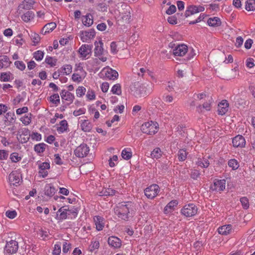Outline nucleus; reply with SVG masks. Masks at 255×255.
Segmentation results:
<instances>
[{
	"mask_svg": "<svg viewBox=\"0 0 255 255\" xmlns=\"http://www.w3.org/2000/svg\"><path fill=\"white\" fill-rule=\"evenodd\" d=\"M133 207L131 202H122L115 208V212L119 218L127 221L132 216Z\"/></svg>",
	"mask_w": 255,
	"mask_h": 255,
	"instance_id": "nucleus-1",
	"label": "nucleus"
},
{
	"mask_svg": "<svg viewBox=\"0 0 255 255\" xmlns=\"http://www.w3.org/2000/svg\"><path fill=\"white\" fill-rule=\"evenodd\" d=\"M131 91L136 97H141L150 94L152 91V85L139 82L134 83L131 86Z\"/></svg>",
	"mask_w": 255,
	"mask_h": 255,
	"instance_id": "nucleus-2",
	"label": "nucleus"
},
{
	"mask_svg": "<svg viewBox=\"0 0 255 255\" xmlns=\"http://www.w3.org/2000/svg\"><path fill=\"white\" fill-rule=\"evenodd\" d=\"M158 130V124L152 121L146 122L141 126L142 132L147 134H154L157 132Z\"/></svg>",
	"mask_w": 255,
	"mask_h": 255,
	"instance_id": "nucleus-3",
	"label": "nucleus"
},
{
	"mask_svg": "<svg viewBox=\"0 0 255 255\" xmlns=\"http://www.w3.org/2000/svg\"><path fill=\"white\" fill-rule=\"evenodd\" d=\"M198 209L194 204L189 203L184 205L181 210V214L186 217H191L195 216Z\"/></svg>",
	"mask_w": 255,
	"mask_h": 255,
	"instance_id": "nucleus-4",
	"label": "nucleus"
},
{
	"mask_svg": "<svg viewBox=\"0 0 255 255\" xmlns=\"http://www.w3.org/2000/svg\"><path fill=\"white\" fill-rule=\"evenodd\" d=\"M8 181L10 186H17L22 182L21 175L18 171H13L8 175Z\"/></svg>",
	"mask_w": 255,
	"mask_h": 255,
	"instance_id": "nucleus-5",
	"label": "nucleus"
},
{
	"mask_svg": "<svg viewBox=\"0 0 255 255\" xmlns=\"http://www.w3.org/2000/svg\"><path fill=\"white\" fill-rule=\"evenodd\" d=\"M159 192V187L158 185L154 184L146 188L144 193L146 197L150 199L154 198Z\"/></svg>",
	"mask_w": 255,
	"mask_h": 255,
	"instance_id": "nucleus-6",
	"label": "nucleus"
},
{
	"mask_svg": "<svg viewBox=\"0 0 255 255\" xmlns=\"http://www.w3.org/2000/svg\"><path fill=\"white\" fill-rule=\"evenodd\" d=\"M18 248V243L14 240H10L7 242L4 248V252L5 254L10 255L16 253Z\"/></svg>",
	"mask_w": 255,
	"mask_h": 255,
	"instance_id": "nucleus-7",
	"label": "nucleus"
},
{
	"mask_svg": "<svg viewBox=\"0 0 255 255\" xmlns=\"http://www.w3.org/2000/svg\"><path fill=\"white\" fill-rule=\"evenodd\" d=\"M101 73L110 80H115L117 79L119 76L118 73L116 70H113L109 67L104 68Z\"/></svg>",
	"mask_w": 255,
	"mask_h": 255,
	"instance_id": "nucleus-8",
	"label": "nucleus"
},
{
	"mask_svg": "<svg viewBox=\"0 0 255 255\" xmlns=\"http://www.w3.org/2000/svg\"><path fill=\"white\" fill-rule=\"evenodd\" d=\"M89 151V148L86 144H81L74 151L75 155L78 158H84Z\"/></svg>",
	"mask_w": 255,
	"mask_h": 255,
	"instance_id": "nucleus-9",
	"label": "nucleus"
},
{
	"mask_svg": "<svg viewBox=\"0 0 255 255\" xmlns=\"http://www.w3.org/2000/svg\"><path fill=\"white\" fill-rule=\"evenodd\" d=\"M92 45L83 44L79 49V53L80 54V57L82 58H88L92 53Z\"/></svg>",
	"mask_w": 255,
	"mask_h": 255,
	"instance_id": "nucleus-10",
	"label": "nucleus"
},
{
	"mask_svg": "<svg viewBox=\"0 0 255 255\" xmlns=\"http://www.w3.org/2000/svg\"><path fill=\"white\" fill-rule=\"evenodd\" d=\"M205 10L204 6L201 5H191L187 7L185 15L188 17L196 13L203 11Z\"/></svg>",
	"mask_w": 255,
	"mask_h": 255,
	"instance_id": "nucleus-11",
	"label": "nucleus"
},
{
	"mask_svg": "<svg viewBox=\"0 0 255 255\" xmlns=\"http://www.w3.org/2000/svg\"><path fill=\"white\" fill-rule=\"evenodd\" d=\"M81 39L84 42H88L95 36L94 29H91L89 31H83L81 32Z\"/></svg>",
	"mask_w": 255,
	"mask_h": 255,
	"instance_id": "nucleus-12",
	"label": "nucleus"
},
{
	"mask_svg": "<svg viewBox=\"0 0 255 255\" xmlns=\"http://www.w3.org/2000/svg\"><path fill=\"white\" fill-rule=\"evenodd\" d=\"M38 167L39 169V174L42 178H44L48 175V170L50 168V163L45 161L42 163H38Z\"/></svg>",
	"mask_w": 255,
	"mask_h": 255,
	"instance_id": "nucleus-13",
	"label": "nucleus"
},
{
	"mask_svg": "<svg viewBox=\"0 0 255 255\" xmlns=\"http://www.w3.org/2000/svg\"><path fill=\"white\" fill-rule=\"evenodd\" d=\"M188 47L185 44H180L173 49V54L176 56H183L188 51Z\"/></svg>",
	"mask_w": 255,
	"mask_h": 255,
	"instance_id": "nucleus-14",
	"label": "nucleus"
},
{
	"mask_svg": "<svg viewBox=\"0 0 255 255\" xmlns=\"http://www.w3.org/2000/svg\"><path fill=\"white\" fill-rule=\"evenodd\" d=\"M226 180L225 179H215L214 185L211 187L213 190L221 191L225 189Z\"/></svg>",
	"mask_w": 255,
	"mask_h": 255,
	"instance_id": "nucleus-15",
	"label": "nucleus"
},
{
	"mask_svg": "<svg viewBox=\"0 0 255 255\" xmlns=\"http://www.w3.org/2000/svg\"><path fill=\"white\" fill-rule=\"evenodd\" d=\"M233 146L235 147H244L246 145V140L245 138L241 135H238L233 138L232 140Z\"/></svg>",
	"mask_w": 255,
	"mask_h": 255,
	"instance_id": "nucleus-16",
	"label": "nucleus"
},
{
	"mask_svg": "<svg viewBox=\"0 0 255 255\" xmlns=\"http://www.w3.org/2000/svg\"><path fill=\"white\" fill-rule=\"evenodd\" d=\"M108 244L114 249H117L121 247L122 242L118 237L112 236L109 238L108 240Z\"/></svg>",
	"mask_w": 255,
	"mask_h": 255,
	"instance_id": "nucleus-17",
	"label": "nucleus"
},
{
	"mask_svg": "<svg viewBox=\"0 0 255 255\" xmlns=\"http://www.w3.org/2000/svg\"><path fill=\"white\" fill-rule=\"evenodd\" d=\"M95 49L94 54L95 56H101L104 54V50L103 48V43L102 40L95 41L94 43Z\"/></svg>",
	"mask_w": 255,
	"mask_h": 255,
	"instance_id": "nucleus-18",
	"label": "nucleus"
},
{
	"mask_svg": "<svg viewBox=\"0 0 255 255\" xmlns=\"http://www.w3.org/2000/svg\"><path fill=\"white\" fill-rule=\"evenodd\" d=\"M69 215L67 213V208L62 207L57 212L56 218L60 220H65L68 218Z\"/></svg>",
	"mask_w": 255,
	"mask_h": 255,
	"instance_id": "nucleus-19",
	"label": "nucleus"
},
{
	"mask_svg": "<svg viewBox=\"0 0 255 255\" xmlns=\"http://www.w3.org/2000/svg\"><path fill=\"white\" fill-rule=\"evenodd\" d=\"M229 104L226 100L222 101L218 105V113L219 115L225 114L228 110Z\"/></svg>",
	"mask_w": 255,
	"mask_h": 255,
	"instance_id": "nucleus-20",
	"label": "nucleus"
},
{
	"mask_svg": "<svg viewBox=\"0 0 255 255\" xmlns=\"http://www.w3.org/2000/svg\"><path fill=\"white\" fill-rule=\"evenodd\" d=\"M94 221L97 230L98 231L102 230L105 225L104 219L99 216H96L94 217Z\"/></svg>",
	"mask_w": 255,
	"mask_h": 255,
	"instance_id": "nucleus-21",
	"label": "nucleus"
},
{
	"mask_svg": "<svg viewBox=\"0 0 255 255\" xmlns=\"http://www.w3.org/2000/svg\"><path fill=\"white\" fill-rule=\"evenodd\" d=\"M11 62L6 55L0 56V69H5L10 66Z\"/></svg>",
	"mask_w": 255,
	"mask_h": 255,
	"instance_id": "nucleus-22",
	"label": "nucleus"
},
{
	"mask_svg": "<svg viewBox=\"0 0 255 255\" xmlns=\"http://www.w3.org/2000/svg\"><path fill=\"white\" fill-rule=\"evenodd\" d=\"M218 233L222 235H227L232 232V228L231 225H226L219 227L218 229Z\"/></svg>",
	"mask_w": 255,
	"mask_h": 255,
	"instance_id": "nucleus-23",
	"label": "nucleus"
},
{
	"mask_svg": "<svg viewBox=\"0 0 255 255\" xmlns=\"http://www.w3.org/2000/svg\"><path fill=\"white\" fill-rule=\"evenodd\" d=\"M56 191V188L51 184H47L44 187V193L47 196L52 197Z\"/></svg>",
	"mask_w": 255,
	"mask_h": 255,
	"instance_id": "nucleus-24",
	"label": "nucleus"
},
{
	"mask_svg": "<svg viewBox=\"0 0 255 255\" xmlns=\"http://www.w3.org/2000/svg\"><path fill=\"white\" fill-rule=\"evenodd\" d=\"M60 95L62 100L67 101L69 103H72L74 98L73 95L66 90H62Z\"/></svg>",
	"mask_w": 255,
	"mask_h": 255,
	"instance_id": "nucleus-25",
	"label": "nucleus"
},
{
	"mask_svg": "<svg viewBox=\"0 0 255 255\" xmlns=\"http://www.w3.org/2000/svg\"><path fill=\"white\" fill-rule=\"evenodd\" d=\"M56 27V24L55 22H50L44 25L42 29V33L46 34L54 30Z\"/></svg>",
	"mask_w": 255,
	"mask_h": 255,
	"instance_id": "nucleus-26",
	"label": "nucleus"
},
{
	"mask_svg": "<svg viewBox=\"0 0 255 255\" xmlns=\"http://www.w3.org/2000/svg\"><path fill=\"white\" fill-rule=\"evenodd\" d=\"M178 204V201L176 200L170 201L164 208V213L168 214L172 211L174 207Z\"/></svg>",
	"mask_w": 255,
	"mask_h": 255,
	"instance_id": "nucleus-27",
	"label": "nucleus"
},
{
	"mask_svg": "<svg viewBox=\"0 0 255 255\" xmlns=\"http://www.w3.org/2000/svg\"><path fill=\"white\" fill-rule=\"evenodd\" d=\"M80 127L82 130L85 132L90 131L92 128V126L91 123L86 120L81 121Z\"/></svg>",
	"mask_w": 255,
	"mask_h": 255,
	"instance_id": "nucleus-28",
	"label": "nucleus"
},
{
	"mask_svg": "<svg viewBox=\"0 0 255 255\" xmlns=\"http://www.w3.org/2000/svg\"><path fill=\"white\" fill-rule=\"evenodd\" d=\"M207 22L209 26L213 27L219 26L221 24L220 19L217 17H213L209 18Z\"/></svg>",
	"mask_w": 255,
	"mask_h": 255,
	"instance_id": "nucleus-29",
	"label": "nucleus"
},
{
	"mask_svg": "<svg viewBox=\"0 0 255 255\" xmlns=\"http://www.w3.org/2000/svg\"><path fill=\"white\" fill-rule=\"evenodd\" d=\"M68 123L66 120H64L60 122L59 125L57 128V130L59 133H63L68 129Z\"/></svg>",
	"mask_w": 255,
	"mask_h": 255,
	"instance_id": "nucleus-30",
	"label": "nucleus"
},
{
	"mask_svg": "<svg viewBox=\"0 0 255 255\" xmlns=\"http://www.w3.org/2000/svg\"><path fill=\"white\" fill-rule=\"evenodd\" d=\"M72 67L71 65H64L59 70V72L62 75H69L72 72Z\"/></svg>",
	"mask_w": 255,
	"mask_h": 255,
	"instance_id": "nucleus-31",
	"label": "nucleus"
},
{
	"mask_svg": "<svg viewBox=\"0 0 255 255\" xmlns=\"http://www.w3.org/2000/svg\"><path fill=\"white\" fill-rule=\"evenodd\" d=\"M120 15L121 18L126 22H128L129 21V20L130 18V13L129 10V8L128 7L123 12H120Z\"/></svg>",
	"mask_w": 255,
	"mask_h": 255,
	"instance_id": "nucleus-32",
	"label": "nucleus"
},
{
	"mask_svg": "<svg viewBox=\"0 0 255 255\" xmlns=\"http://www.w3.org/2000/svg\"><path fill=\"white\" fill-rule=\"evenodd\" d=\"M212 102V99L211 98H210V99L208 100V102L205 103L203 106L199 105L197 107V111L198 112H202V108L205 109L206 111H210L211 103Z\"/></svg>",
	"mask_w": 255,
	"mask_h": 255,
	"instance_id": "nucleus-33",
	"label": "nucleus"
},
{
	"mask_svg": "<svg viewBox=\"0 0 255 255\" xmlns=\"http://www.w3.org/2000/svg\"><path fill=\"white\" fill-rule=\"evenodd\" d=\"M121 155L124 159H129L132 157L131 149L129 148L124 149L122 151Z\"/></svg>",
	"mask_w": 255,
	"mask_h": 255,
	"instance_id": "nucleus-34",
	"label": "nucleus"
},
{
	"mask_svg": "<svg viewBox=\"0 0 255 255\" xmlns=\"http://www.w3.org/2000/svg\"><path fill=\"white\" fill-rule=\"evenodd\" d=\"M34 14L32 11H27L21 16V19L26 22L30 21L34 18Z\"/></svg>",
	"mask_w": 255,
	"mask_h": 255,
	"instance_id": "nucleus-35",
	"label": "nucleus"
},
{
	"mask_svg": "<svg viewBox=\"0 0 255 255\" xmlns=\"http://www.w3.org/2000/svg\"><path fill=\"white\" fill-rule=\"evenodd\" d=\"M67 213L69 214L68 216V219L75 218L78 215V210L77 209L73 207H69L67 208Z\"/></svg>",
	"mask_w": 255,
	"mask_h": 255,
	"instance_id": "nucleus-36",
	"label": "nucleus"
},
{
	"mask_svg": "<svg viewBox=\"0 0 255 255\" xmlns=\"http://www.w3.org/2000/svg\"><path fill=\"white\" fill-rule=\"evenodd\" d=\"M245 8L248 11H254L255 9V0H248L246 2Z\"/></svg>",
	"mask_w": 255,
	"mask_h": 255,
	"instance_id": "nucleus-37",
	"label": "nucleus"
},
{
	"mask_svg": "<svg viewBox=\"0 0 255 255\" xmlns=\"http://www.w3.org/2000/svg\"><path fill=\"white\" fill-rule=\"evenodd\" d=\"M162 152L160 148H155L150 153V157L152 158H160L161 157Z\"/></svg>",
	"mask_w": 255,
	"mask_h": 255,
	"instance_id": "nucleus-38",
	"label": "nucleus"
},
{
	"mask_svg": "<svg viewBox=\"0 0 255 255\" xmlns=\"http://www.w3.org/2000/svg\"><path fill=\"white\" fill-rule=\"evenodd\" d=\"M46 146L47 145L44 143H40L34 146V150L38 153H42L45 150Z\"/></svg>",
	"mask_w": 255,
	"mask_h": 255,
	"instance_id": "nucleus-39",
	"label": "nucleus"
},
{
	"mask_svg": "<svg viewBox=\"0 0 255 255\" xmlns=\"http://www.w3.org/2000/svg\"><path fill=\"white\" fill-rule=\"evenodd\" d=\"M7 163H4V162H1V164L2 167H3L4 170H7L9 169L10 167H12L14 165V163L17 162L18 160H6Z\"/></svg>",
	"mask_w": 255,
	"mask_h": 255,
	"instance_id": "nucleus-40",
	"label": "nucleus"
},
{
	"mask_svg": "<svg viewBox=\"0 0 255 255\" xmlns=\"http://www.w3.org/2000/svg\"><path fill=\"white\" fill-rule=\"evenodd\" d=\"M11 73L10 72L1 73L0 80L3 82H8L10 80Z\"/></svg>",
	"mask_w": 255,
	"mask_h": 255,
	"instance_id": "nucleus-41",
	"label": "nucleus"
},
{
	"mask_svg": "<svg viewBox=\"0 0 255 255\" xmlns=\"http://www.w3.org/2000/svg\"><path fill=\"white\" fill-rule=\"evenodd\" d=\"M115 190L112 188L104 189L100 194V196H112L115 194Z\"/></svg>",
	"mask_w": 255,
	"mask_h": 255,
	"instance_id": "nucleus-42",
	"label": "nucleus"
},
{
	"mask_svg": "<svg viewBox=\"0 0 255 255\" xmlns=\"http://www.w3.org/2000/svg\"><path fill=\"white\" fill-rule=\"evenodd\" d=\"M111 92L114 94L120 95L122 94L121 86L120 84H117L114 85L111 90Z\"/></svg>",
	"mask_w": 255,
	"mask_h": 255,
	"instance_id": "nucleus-43",
	"label": "nucleus"
},
{
	"mask_svg": "<svg viewBox=\"0 0 255 255\" xmlns=\"http://www.w3.org/2000/svg\"><path fill=\"white\" fill-rule=\"evenodd\" d=\"M50 101L57 106L60 103L59 96L58 94H54L49 97Z\"/></svg>",
	"mask_w": 255,
	"mask_h": 255,
	"instance_id": "nucleus-44",
	"label": "nucleus"
},
{
	"mask_svg": "<svg viewBox=\"0 0 255 255\" xmlns=\"http://www.w3.org/2000/svg\"><path fill=\"white\" fill-rule=\"evenodd\" d=\"M75 71L76 73H78L79 74H81L80 73H81V74L83 75V76L85 77L86 76L87 73L84 70L82 64L81 63L76 65Z\"/></svg>",
	"mask_w": 255,
	"mask_h": 255,
	"instance_id": "nucleus-45",
	"label": "nucleus"
},
{
	"mask_svg": "<svg viewBox=\"0 0 255 255\" xmlns=\"http://www.w3.org/2000/svg\"><path fill=\"white\" fill-rule=\"evenodd\" d=\"M85 78L82 74L75 73L72 75V79L73 81L76 82H81Z\"/></svg>",
	"mask_w": 255,
	"mask_h": 255,
	"instance_id": "nucleus-46",
	"label": "nucleus"
},
{
	"mask_svg": "<svg viewBox=\"0 0 255 255\" xmlns=\"http://www.w3.org/2000/svg\"><path fill=\"white\" fill-rule=\"evenodd\" d=\"M20 121L24 125H29L31 121V114H28L27 115L24 117L21 118L20 119Z\"/></svg>",
	"mask_w": 255,
	"mask_h": 255,
	"instance_id": "nucleus-47",
	"label": "nucleus"
},
{
	"mask_svg": "<svg viewBox=\"0 0 255 255\" xmlns=\"http://www.w3.org/2000/svg\"><path fill=\"white\" fill-rule=\"evenodd\" d=\"M82 21L83 23L87 26H91L93 23V19L90 18L89 15L84 16Z\"/></svg>",
	"mask_w": 255,
	"mask_h": 255,
	"instance_id": "nucleus-48",
	"label": "nucleus"
},
{
	"mask_svg": "<svg viewBox=\"0 0 255 255\" xmlns=\"http://www.w3.org/2000/svg\"><path fill=\"white\" fill-rule=\"evenodd\" d=\"M188 154L186 150L182 149L178 151V155L180 159H185L187 158H190L189 155L188 156Z\"/></svg>",
	"mask_w": 255,
	"mask_h": 255,
	"instance_id": "nucleus-49",
	"label": "nucleus"
},
{
	"mask_svg": "<svg viewBox=\"0 0 255 255\" xmlns=\"http://www.w3.org/2000/svg\"><path fill=\"white\" fill-rule=\"evenodd\" d=\"M99 247V242L98 241H92L89 247V250L90 252H93L95 250H97Z\"/></svg>",
	"mask_w": 255,
	"mask_h": 255,
	"instance_id": "nucleus-50",
	"label": "nucleus"
},
{
	"mask_svg": "<svg viewBox=\"0 0 255 255\" xmlns=\"http://www.w3.org/2000/svg\"><path fill=\"white\" fill-rule=\"evenodd\" d=\"M45 61L51 67H54L56 65L57 60L51 57H46L45 59Z\"/></svg>",
	"mask_w": 255,
	"mask_h": 255,
	"instance_id": "nucleus-51",
	"label": "nucleus"
},
{
	"mask_svg": "<svg viewBox=\"0 0 255 255\" xmlns=\"http://www.w3.org/2000/svg\"><path fill=\"white\" fill-rule=\"evenodd\" d=\"M240 202L242 207L244 209H247L249 208V202L248 199L246 197H242L240 199Z\"/></svg>",
	"mask_w": 255,
	"mask_h": 255,
	"instance_id": "nucleus-52",
	"label": "nucleus"
},
{
	"mask_svg": "<svg viewBox=\"0 0 255 255\" xmlns=\"http://www.w3.org/2000/svg\"><path fill=\"white\" fill-rule=\"evenodd\" d=\"M33 56L36 60L41 61L43 58L44 52L40 50H38L33 53Z\"/></svg>",
	"mask_w": 255,
	"mask_h": 255,
	"instance_id": "nucleus-53",
	"label": "nucleus"
},
{
	"mask_svg": "<svg viewBox=\"0 0 255 255\" xmlns=\"http://www.w3.org/2000/svg\"><path fill=\"white\" fill-rule=\"evenodd\" d=\"M228 165L230 167L232 168L233 170L238 169L240 166L238 160H229Z\"/></svg>",
	"mask_w": 255,
	"mask_h": 255,
	"instance_id": "nucleus-54",
	"label": "nucleus"
},
{
	"mask_svg": "<svg viewBox=\"0 0 255 255\" xmlns=\"http://www.w3.org/2000/svg\"><path fill=\"white\" fill-rule=\"evenodd\" d=\"M209 164L208 160H198L196 162L197 166L202 168L207 167Z\"/></svg>",
	"mask_w": 255,
	"mask_h": 255,
	"instance_id": "nucleus-55",
	"label": "nucleus"
},
{
	"mask_svg": "<svg viewBox=\"0 0 255 255\" xmlns=\"http://www.w3.org/2000/svg\"><path fill=\"white\" fill-rule=\"evenodd\" d=\"M14 64L16 67L21 71L24 70L25 68V65L22 61H16Z\"/></svg>",
	"mask_w": 255,
	"mask_h": 255,
	"instance_id": "nucleus-56",
	"label": "nucleus"
},
{
	"mask_svg": "<svg viewBox=\"0 0 255 255\" xmlns=\"http://www.w3.org/2000/svg\"><path fill=\"white\" fill-rule=\"evenodd\" d=\"M31 38L33 43V45H35L38 44L40 41V36L37 33H33L31 35Z\"/></svg>",
	"mask_w": 255,
	"mask_h": 255,
	"instance_id": "nucleus-57",
	"label": "nucleus"
},
{
	"mask_svg": "<svg viewBox=\"0 0 255 255\" xmlns=\"http://www.w3.org/2000/svg\"><path fill=\"white\" fill-rule=\"evenodd\" d=\"M86 92V88L84 87H79L76 90V95L78 97H81L83 96Z\"/></svg>",
	"mask_w": 255,
	"mask_h": 255,
	"instance_id": "nucleus-58",
	"label": "nucleus"
},
{
	"mask_svg": "<svg viewBox=\"0 0 255 255\" xmlns=\"http://www.w3.org/2000/svg\"><path fill=\"white\" fill-rule=\"evenodd\" d=\"M17 215V213L15 210H8L5 212V216L9 219H13Z\"/></svg>",
	"mask_w": 255,
	"mask_h": 255,
	"instance_id": "nucleus-59",
	"label": "nucleus"
},
{
	"mask_svg": "<svg viewBox=\"0 0 255 255\" xmlns=\"http://www.w3.org/2000/svg\"><path fill=\"white\" fill-rule=\"evenodd\" d=\"M61 245L58 244H55L53 251V255H59L61 253Z\"/></svg>",
	"mask_w": 255,
	"mask_h": 255,
	"instance_id": "nucleus-60",
	"label": "nucleus"
},
{
	"mask_svg": "<svg viewBox=\"0 0 255 255\" xmlns=\"http://www.w3.org/2000/svg\"><path fill=\"white\" fill-rule=\"evenodd\" d=\"M86 109L84 108H80L79 110H75L73 112V115L75 117L84 114L86 112Z\"/></svg>",
	"mask_w": 255,
	"mask_h": 255,
	"instance_id": "nucleus-61",
	"label": "nucleus"
},
{
	"mask_svg": "<svg viewBox=\"0 0 255 255\" xmlns=\"http://www.w3.org/2000/svg\"><path fill=\"white\" fill-rule=\"evenodd\" d=\"M30 136L33 140L36 141H40L41 139V135L38 132H32Z\"/></svg>",
	"mask_w": 255,
	"mask_h": 255,
	"instance_id": "nucleus-62",
	"label": "nucleus"
},
{
	"mask_svg": "<svg viewBox=\"0 0 255 255\" xmlns=\"http://www.w3.org/2000/svg\"><path fill=\"white\" fill-rule=\"evenodd\" d=\"M8 156V152L4 150H0V159H6Z\"/></svg>",
	"mask_w": 255,
	"mask_h": 255,
	"instance_id": "nucleus-63",
	"label": "nucleus"
},
{
	"mask_svg": "<svg viewBox=\"0 0 255 255\" xmlns=\"http://www.w3.org/2000/svg\"><path fill=\"white\" fill-rule=\"evenodd\" d=\"M87 98L90 100H93L95 99V94L94 91L89 90L86 94Z\"/></svg>",
	"mask_w": 255,
	"mask_h": 255,
	"instance_id": "nucleus-64",
	"label": "nucleus"
}]
</instances>
